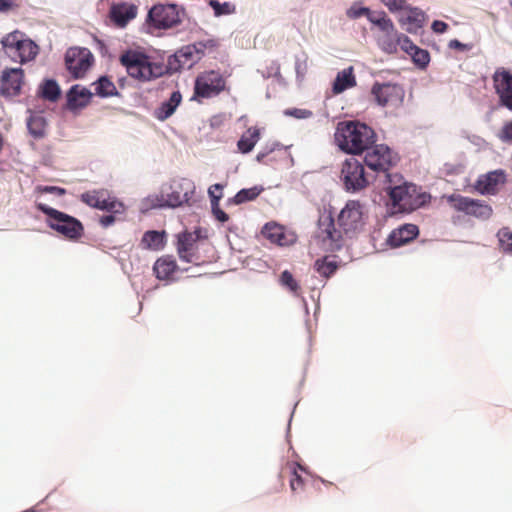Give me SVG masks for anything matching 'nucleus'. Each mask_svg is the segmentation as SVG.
Wrapping results in <instances>:
<instances>
[{
    "instance_id": "nucleus-53",
    "label": "nucleus",
    "mask_w": 512,
    "mask_h": 512,
    "mask_svg": "<svg viewBox=\"0 0 512 512\" xmlns=\"http://www.w3.org/2000/svg\"><path fill=\"white\" fill-rule=\"evenodd\" d=\"M431 28L435 33L442 34L447 31L448 25L444 21L435 20L433 21Z\"/></svg>"
},
{
    "instance_id": "nucleus-28",
    "label": "nucleus",
    "mask_w": 512,
    "mask_h": 512,
    "mask_svg": "<svg viewBox=\"0 0 512 512\" xmlns=\"http://www.w3.org/2000/svg\"><path fill=\"white\" fill-rule=\"evenodd\" d=\"M177 269V264L172 256H163L154 263L153 271L160 280L170 279Z\"/></svg>"
},
{
    "instance_id": "nucleus-16",
    "label": "nucleus",
    "mask_w": 512,
    "mask_h": 512,
    "mask_svg": "<svg viewBox=\"0 0 512 512\" xmlns=\"http://www.w3.org/2000/svg\"><path fill=\"white\" fill-rule=\"evenodd\" d=\"M362 206L359 201L350 200L340 211L337 223L345 233L355 232L362 227Z\"/></svg>"
},
{
    "instance_id": "nucleus-36",
    "label": "nucleus",
    "mask_w": 512,
    "mask_h": 512,
    "mask_svg": "<svg viewBox=\"0 0 512 512\" xmlns=\"http://www.w3.org/2000/svg\"><path fill=\"white\" fill-rule=\"evenodd\" d=\"M347 16L350 19H357L362 16H366L368 21L371 22L372 24H374V21L379 19L380 12L371 11L367 7H359V6L353 5L347 10Z\"/></svg>"
},
{
    "instance_id": "nucleus-51",
    "label": "nucleus",
    "mask_w": 512,
    "mask_h": 512,
    "mask_svg": "<svg viewBox=\"0 0 512 512\" xmlns=\"http://www.w3.org/2000/svg\"><path fill=\"white\" fill-rule=\"evenodd\" d=\"M502 141H512V120L505 123L499 132Z\"/></svg>"
},
{
    "instance_id": "nucleus-18",
    "label": "nucleus",
    "mask_w": 512,
    "mask_h": 512,
    "mask_svg": "<svg viewBox=\"0 0 512 512\" xmlns=\"http://www.w3.org/2000/svg\"><path fill=\"white\" fill-rule=\"evenodd\" d=\"M24 82V71L21 68H6L0 78V94L14 97L20 94Z\"/></svg>"
},
{
    "instance_id": "nucleus-5",
    "label": "nucleus",
    "mask_w": 512,
    "mask_h": 512,
    "mask_svg": "<svg viewBox=\"0 0 512 512\" xmlns=\"http://www.w3.org/2000/svg\"><path fill=\"white\" fill-rule=\"evenodd\" d=\"M36 208L48 216L47 225L59 234L71 240L82 236L84 228L78 219L41 202L36 203Z\"/></svg>"
},
{
    "instance_id": "nucleus-2",
    "label": "nucleus",
    "mask_w": 512,
    "mask_h": 512,
    "mask_svg": "<svg viewBox=\"0 0 512 512\" xmlns=\"http://www.w3.org/2000/svg\"><path fill=\"white\" fill-rule=\"evenodd\" d=\"M375 131L360 121H342L337 124L334 134L337 146L352 155L364 153L376 142Z\"/></svg>"
},
{
    "instance_id": "nucleus-43",
    "label": "nucleus",
    "mask_w": 512,
    "mask_h": 512,
    "mask_svg": "<svg viewBox=\"0 0 512 512\" xmlns=\"http://www.w3.org/2000/svg\"><path fill=\"white\" fill-rule=\"evenodd\" d=\"M193 44H194L200 58H202L206 52L211 53V52L215 51L219 46L218 41L215 39H206V40H202V41H197Z\"/></svg>"
},
{
    "instance_id": "nucleus-10",
    "label": "nucleus",
    "mask_w": 512,
    "mask_h": 512,
    "mask_svg": "<svg viewBox=\"0 0 512 512\" xmlns=\"http://www.w3.org/2000/svg\"><path fill=\"white\" fill-rule=\"evenodd\" d=\"M382 34L378 37L377 43L382 51L388 54H396L399 47L400 32L396 29L393 21L384 11H380V17L374 21Z\"/></svg>"
},
{
    "instance_id": "nucleus-20",
    "label": "nucleus",
    "mask_w": 512,
    "mask_h": 512,
    "mask_svg": "<svg viewBox=\"0 0 512 512\" xmlns=\"http://www.w3.org/2000/svg\"><path fill=\"white\" fill-rule=\"evenodd\" d=\"M398 19V22L405 27L408 33H417L426 22V14L418 7H412L409 4Z\"/></svg>"
},
{
    "instance_id": "nucleus-49",
    "label": "nucleus",
    "mask_w": 512,
    "mask_h": 512,
    "mask_svg": "<svg viewBox=\"0 0 512 512\" xmlns=\"http://www.w3.org/2000/svg\"><path fill=\"white\" fill-rule=\"evenodd\" d=\"M382 2L390 12L403 11L408 5L406 0H382Z\"/></svg>"
},
{
    "instance_id": "nucleus-17",
    "label": "nucleus",
    "mask_w": 512,
    "mask_h": 512,
    "mask_svg": "<svg viewBox=\"0 0 512 512\" xmlns=\"http://www.w3.org/2000/svg\"><path fill=\"white\" fill-rule=\"evenodd\" d=\"M318 238L327 250H338L342 246V233L335 228L334 219L331 215L321 216L318 222Z\"/></svg>"
},
{
    "instance_id": "nucleus-52",
    "label": "nucleus",
    "mask_w": 512,
    "mask_h": 512,
    "mask_svg": "<svg viewBox=\"0 0 512 512\" xmlns=\"http://www.w3.org/2000/svg\"><path fill=\"white\" fill-rule=\"evenodd\" d=\"M37 190L41 193H51L57 196H63L66 193V190L57 186H39Z\"/></svg>"
},
{
    "instance_id": "nucleus-24",
    "label": "nucleus",
    "mask_w": 512,
    "mask_h": 512,
    "mask_svg": "<svg viewBox=\"0 0 512 512\" xmlns=\"http://www.w3.org/2000/svg\"><path fill=\"white\" fill-rule=\"evenodd\" d=\"M92 92L80 85H74L67 94L68 106L72 109L82 108L90 103Z\"/></svg>"
},
{
    "instance_id": "nucleus-29",
    "label": "nucleus",
    "mask_w": 512,
    "mask_h": 512,
    "mask_svg": "<svg viewBox=\"0 0 512 512\" xmlns=\"http://www.w3.org/2000/svg\"><path fill=\"white\" fill-rule=\"evenodd\" d=\"M299 470H303V468L297 463H287L280 472V477H283L285 473H288L290 477V489L293 493H298L304 490V479L298 473Z\"/></svg>"
},
{
    "instance_id": "nucleus-30",
    "label": "nucleus",
    "mask_w": 512,
    "mask_h": 512,
    "mask_svg": "<svg viewBox=\"0 0 512 512\" xmlns=\"http://www.w3.org/2000/svg\"><path fill=\"white\" fill-rule=\"evenodd\" d=\"M194 194V187L191 186L189 190H185L183 192L182 186L171 187L170 192H166L167 201L165 204H168V207L175 208L183 205L184 203H188L191 199V196Z\"/></svg>"
},
{
    "instance_id": "nucleus-42",
    "label": "nucleus",
    "mask_w": 512,
    "mask_h": 512,
    "mask_svg": "<svg viewBox=\"0 0 512 512\" xmlns=\"http://www.w3.org/2000/svg\"><path fill=\"white\" fill-rule=\"evenodd\" d=\"M210 200H211L212 213H213L215 219L222 223L227 222L229 220V216L219 206V202L221 200V195L215 196V194H213V192L210 191Z\"/></svg>"
},
{
    "instance_id": "nucleus-59",
    "label": "nucleus",
    "mask_w": 512,
    "mask_h": 512,
    "mask_svg": "<svg viewBox=\"0 0 512 512\" xmlns=\"http://www.w3.org/2000/svg\"><path fill=\"white\" fill-rule=\"evenodd\" d=\"M3 147H4V138H3L2 134H0V152L2 151Z\"/></svg>"
},
{
    "instance_id": "nucleus-45",
    "label": "nucleus",
    "mask_w": 512,
    "mask_h": 512,
    "mask_svg": "<svg viewBox=\"0 0 512 512\" xmlns=\"http://www.w3.org/2000/svg\"><path fill=\"white\" fill-rule=\"evenodd\" d=\"M209 5L214 10L215 16L229 15L235 12V6L229 2L220 3L216 0H211Z\"/></svg>"
},
{
    "instance_id": "nucleus-38",
    "label": "nucleus",
    "mask_w": 512,
    "mask_h": 512,
    "mask_svg": "<svg viewBox=\"0 0 512 512\" xmlns=\"http://www.w3.org/2000/svg\"><path fill=\"white\" fill-rule=\"evenodd\" d=\"M103 196H107V190H92L82 193L80 200L86 205L97 209Z\"/></svg>"
},
{
    "instance_id": "nucleus-25",
    "label": "nucleus",
    "mask_w": 512,
    "mask_h": 512,
    "mask_svg": "<svg viewBox=\"0 0 512 512\" xmlns=\"http://www.w3.org/2000/svg\"><path fill=\"white\" fill-rule=\"evenodd\" d=\"M166 245V232L149 230L146 231L140 241L141 249L159 251Z\"/></svg>"
},
{
    "instance_id": "nucleus-4",
    "label": "nucleus",
    "mask_w": 512,
    "mask_h": 512,
    "mask_svg": "<svg viewBox=\"0 0 512 512\" xmlns=\"http://www.w3.org/2000/svg\"><path fill=\"white\" fill-rule=\"evenodd\" d=\"M119 60L131 77L141 81H149L164 73L163 66L151 62L150 57L144 53L129 50Z\"/></svg>"
},
{
    "instance_id": "nucleus-39",
    "label": "nucleus",
    "mask_w": 512,
    "mask_h": 512,
    "mask_svg": "<svg viewBox=\"0 0 512 512\" xmlns=\"http://www.w3.org/2000/svg\"><path fill=\"white\" fill-rule=\"evenodd\" d=\"M94 85L95 93L101 97L112 96L116 92L115 85L107 77H101Z\"/></svg>"
},
{
    "instance_id": "nucleus-13",
    "label": "nucleus",
    "mask_w": 512,
    "mask_h": 512,
    "mask_svg": "<svg viewBox=\"0 0 512 512\" xmlns=\"http://www.w3.org/2000/svg\"><path fill=\"white\" fill-rule=\"evenodd\" d=\"M199 235L196 232L184 231L177 236V253L182 261L200 265L204 260L199 255Z\"/></svg>"
},
{
    "instance_id": "nucleus-31",
    "label": "nucleus",
    "mask_w": 512,
    "mask_h": 512,
    "mask_svg": "<svg viewBox=\"0 0 512 512\" xmlns=\"http://www.w3.org/2000/svg\"><path fill=\"white\" fill-rule=\"evenodd\" d=\"M259 139L260 129L255 126L249 127L247 131L238 140L237 148L241 153L247 154L253 150Z\"/></svg>"
},
{
    "instance_id": "nucleus-26",
    "label": "nucleus",
    "mask_w": 512,
    "mask_h": 512,
    "mask_svg": "<svg viewBox=\"0 0 512 512\" xmlns=\"http://www.w3.org/2000/svg\"><path fill=\"white\" fill-rule=\"evenodd\" d=\"M356 84L357 82L354 75V69L350 66L338 72L334 80L332 90L334 94H340L349 88L355 87Z\"/></svg>"
},
{
    "instance_id": "nucleus-23",
    "label": "nucleus",
    "mask_w": 512,
    "mask_h": 512,
    "mask_svg": "<svg viewBox=\"0 0 512 512\" xmlns=\"http://www.w3.org/2000/svg\"><path fill=\"white\" fill-rule=\"evenodd\" d=\"M419 233V229L414 224H405L394 229L388 237V243L392 247H400L415 239Z\"/></svg>"
},
{
    "instance_id": "nucleus-1",
    "label": "nucleus",
    "mask_w": 512,
    "mask_h": 512,
    "mask_svg": "<svg viewBox=\"0 0 512 512\" xmlns=\"http://www.w3.org/2000/svg\"><path fill=\"white\" fill-rule=\"evenodd\" d=\"M388 185L384 188L388 195L387 206L392 214L411 213L430 201V195L421 192L413 183L400 182L398 175L386 174Z\"/></svg>"
},
{
    "instance_id": "nucleus-15",
    "label": "nucleus",
    "mask_w": 512,
    "mask_h": 512,
    "mask_svg": "<svg viewBox=\"0 0 512 512\" xmlns=\"http://www.w3.org/2000/svg\"><path fill=\"white\" fill-rule=\"evenodd\" d=\"M371 94L375 102L382 107L400 105L405 95L400 85L379 82L373 84Z\"/></svg>"
},
{
    "instance_id": "nucleus-32",
    "label": "nucleus",
    "mask_w": 512,
    "mask_h": 512,
    "mask_svg": "<svg viewBox=\"0 0 512 512\" xmlns=\"http://www.w3.org/2000/svg\"><path fill=\"white\" fill-rule=\"evenodd\" d=\"M27 126L33 137L42 138L46 133L47 121L43 115L34 113L28 118Z\"/></svg>"
},
{
    "instance_id": "nucleus-46",
    "label": "nucleus",
    "mask_w": 512,
    "mask_h": 512,
    "mask_svg": "<svg viewBox=\"0 0 512 512\" xmlns=\"http://www.w3.org/2000/svg\"><path fill=\"white\" fill-rule=\"evenodd\" d=\"M410 56L412 57L413 62L420 68H425L429 64L430 55L428 51L421 49L418 46Z\"/></svg>"
},
{
    "instance_id": "nucleus-54",
    "label": "nucleus",
    "mask_w": 512,
    "mask_h": 512,
    "mask_svg": "<svg viewBox=\"0 0 512 512\" xmlns=\"http://www.w3.org/2000/svg\"><path fill=\"white\" fill-rule=\"evenodd\" d=\"M448 46L451 49H457V50H460V51H465V50H469L470 49V46L468 44H464V43L460 42L457 39L451 40L449 42Z\"/></svg>"
},
{
    "instance_id": "nucleus-9",
    "label": "nucleus",
    "mask_w": 512,
    "mask_h": 512,
    "mask_svg": "<svg viewBox=\"0 0 512 512\" xmlns=\"http://www.w3.org/2000/svg\"><path fill=\"white\" fill-rule=\"evenodd\" d=\"M365 165L375 172L387 173L396 163L392 150L384 144H373L365 151Z\"/></svg>"
},
{
    "instance_id": "nucleus-35",
    "label": "nucleus",
    "mask_w": 512,
    "mask_h": 512,
    "mask_svg": "<svg viewBox=\"0 0 512 512\" xmlns=\"http://www.w3.org/2000/svg\"><path fill=\"white\" fill-rule=\"evenodd\" d=\"M97 209L108 211L113 214H120L125 210L123 203L118 201L115 197L110 196L108 191L107 196H103L101 198Z\"/></svg>"
},
{
    "instance_id": "nucleus-50",
    "label": "nucleus",
    "mask_w": 512,
    "mask_h": 512,
    "mask_svg": "<svg viewBox=\"0 0 512 512\" xmlns=\"http://www.w3.org/2000/svg\"><path fill=\"white\" fill-rule=\"evenodd\" d=\"M399 46L400 48L406 52L407 54L411 55L412 52L415 50V48L417 47L412 41L411 39L406 36L405 34L401 33L400 37H399Z\"/></svg>"
},
{
    "instance_id": "nucleus-19",
    "label": "nucleus",
    "mask_w": 512,
    "mask_h": 512,
    "mask_svg": "<svg viewBox=\"0 0 512 512\" xmlns=\"http://www.w3.org/2000/svg\"><path fill=\"white\" fill-rule=\"evenodd\" d=\"M201 58L194 44L183 46L173 56L169 57L168 66L171 70L178 71L191 68Z\"/></svg>"
},
{
    "instance_id": "nucleus-57",
    "label": "nucleus",
    "mask_w": 512,
    "mask_h": 512,
    "mask_svg": "<svg viewBox=\"0 0 512 512\" xmlns=\"http://www.w3.org/2000/svg\"><path fill=\"white\" fill-rule=\"evenodd\" d=\"M273 150H274V147L269 148V149H268V148H265L263 151H260V152L257 154V156H256V160H257L258 162H263V161H264V159H265V158H266V157H267L271 152H273Z\"/></svg>"
},
{
    "instance_id": "nucleus-58",
    "label": "nucleus",
    "mask_w": 512,
    "mask_h": 512,
    "mask_svg": "<svg viewBox=\"0 0 512 512\" xmlns=\"http://www.w3.org/2000/svg\"><path fill=\"white\" fill-rule=\"evenodd\" d=\"M11 6V0H0V12L8 11Z\"/></svg>"
},
{
    "instance_id": "nucleus-40",
    "label": "nucleus",
    "mask_w": 512,
    "mask_h": 512,
    "mask_svg": "<svg viewBox=\"0 0 512 512\" xmlns=\"http://www.w3.org/2000/svg\"><path fill=\"white\" fill-rule=\"evenodd\" d=\"M41 95L49 101H56L60 96V88L56 81L46 80L42 85Z\"/></svg>"
},
{
    "instance_id": "nucleus-7",
    "label": "nucleus",
    "mask_w": 512,
    "mask_h": 512,
    "mask_svg": "<svg viewBox=\"0 0 512 512\" xmlns=\"http://www.w3.org/2000/svg\"><path fill=\"white\" fill-rule=\"evenodd\" d=\"M340 178L346 191L349 192L361 191L370 184L364 166L355 158L346 159L343 162Z\"/></svg>"
},
{
    "instance_id": "nucleus-34",
    "label": "nucleus",
    "mask_w": 512,
    "mask_h": 512,
    "mask_svg": "<svg viewBox=\"0 0 512 512\" xmlns=\"http://www.w3.org/2000/svg\"><path fill=\"white\" fill-rule=\"evenodd\" d=\"M263 235L271 242L278 245H285V235L283 228L276 224H266L262 230Z\"/></svg>"
},
{
    "instance_id": "nucleus-6",
    "label": "nucleus",
    "mask_w": 512,
    "mask_h": 512,
    "mask_svg": "<svg viewBox=\"0 0 512 512\" xmlns=\"http://www.w3.org/2000/svg\"><path fill=\"white\" fill-rule=\"evenodd\" d=\"M185 10L173 3H158L153 5L147 15V25L155 30H168L182 23Z\"/></svg>"
},
{
    "instance_id": "nucleus-11",
    "label": "nucleus",
    "mask_w": 512,
    "mask_h": 512,
    "mask_svg": "<svg viewBox=\"0 0 512 512\" xmlns=\"http://www.w3.org/2000/svg\"><path fill=\"white\" fill-rule=\"evenodd\" d=\"M225 85V79L220 73L214 70L206 71L195 80L194 96L210 98L224 91Z\"/></svg>"
},
{
    "instance_id": "nucleus-37",
    "label": "nucleus",
    "mask_w": 512,
    "mask_h": 512,
    "mask_svg": "<svg viewBox=\"0 0 512 512\" xmlns=\"http://www.w3.org/2000/svg\"><path fill=\"white\" fill-rule=\"evenodd\" d=\"M315 268L321 276L328 278L336 272L338 265L334 260H330L329 257H324L315 262Z\"/></svg>"
},
{
    "instance_id": "nucleus-27",
    "label": "nucleus",
    "mask_w": 512,
    "mask_h": 512,
    "mask_svg": "<svg viewBox=\"0 0 512 512\" xmlns=\"http://www.w3.org/2000/svg\"><path fill=\"white\" fill-rule=\"evenodd\" d=\"M181 101V93L179 91L172 92L170 98L155 110V117L160 121H165L174 114Z\"/></svg>"
},
{
    "instance_id": "nucleus-12",
    "label": "nucleus",
    "mask_w": 512,
    "mask_h": 512,
    "mask_svg": "<svg viewBox=\"0 0 512 512\" xmlns=\"http://www.w3.org/2000/svg\"><path fill=\"white\" fill-rule=\"evenodd\" d=\"M451 207L456 211L481 219H488L492 215V208L483 201L452 194L447 198Z\"/></svg>"
},
{
    "instance_id": "nucleus-8",
    "label": "nucleus",
    "mask_w": 512,
    "mask_h": 512,
    "mask_svg": "<svg viewBox=\"0 0 512 512\" xmlns=\"http://www.w3.org/2000/svg\"><path fill=\"white\" fill-rule=\"evenodd\" d=\"M94 63V56L88 48L72 47L66 51L65 65L74 79L85 76Z\"/></svg>"
},
{
    "instance_id": "nucleus-41",
    "label": "nucleus",
    "mask_w": 512,
    "mask_h": 512,
    "mask_svg": "<svg viewBox=\"0 0 512 512\" xmlns=\"http://www.w3.org/2000/svg\"><path fill=\"white\" fill-rule=\"evenodd\" d=\"M500 249L512 253V230L509 227L501 228L497 233Z\"/></svg>"
},
{
    "instance_id": "nucleus-48",
    "label": "nucleus",
    "mask_w": 512,
    "mask_h": 512,
    "mask_svg": "<svg viewBox=\"0 0 512 512\" xmlns=\"http://www.w3.org/2000/svg\"><path fill=\"white\" fill-rule=\"evenodd\" d=\"M167 201L166 192L162 191L160 194L153 195L147 198V202L149 203L150 208H165L168 207V204H165Z\"/></svg>"
},
{
    "instance_id": "nucleus-22",
    "label": "nucleus",
    "mask_w": 512,
    "mask_h": 512,
    "mask_svg": "<svg viewBox=\"0 0 512 512\" xmlns=\"http://www.w3.org/2000/svg\"><path fill=\"white\" fill-rule=\"evenodd\" d=\"M137 15V6L129 3H118L110 8V18L118 27H125Z\"/></svg>"
},
{
    "instance_id": "nucleus-44",
    "label": "nucleus",
    "mask_w": 512,
    "mask_h": 512,
    "mask_svg": "<svg viewBox=\"0 0 512 512\" xmlns=\"http://www.w3.org/2000/svg\"><path fill=\"white\" fill-rule=\"evenodd\" d=\"M280 283L282 286L288 288L295 295L299 294L300 286L298 282L294 279L293 275L288 270H285L281 273Z\"/></svg>"
},
{
    "instance_id": "nucleus-55",
    "label": "nucleus",
    "mask_w": 512,
    "mask_h": 512,
    "mask_svg": "<svg viewBox=\"0 0 512 512\" xmlns=\"http://www.w3.org/2000/svg\"><path fill=\"white\" fill-rule=\"evenodd\" d=\"M116 218L114 215H104L100 217V224L102 227L107 228L115 222Z\"/></svg>"
},
{
    "instance_id": "nucleus-56",
    "label": "nucleus",
    "mask_w": 512,
    "mask_h": 512,
    "mask_svg": "<svg viewBox=\"0 0 512 512\" xmlns=\"http://www.w3.org/2000/svg\"><path fill=\"white\" fill-rule=\"evenodd\" d=\"M224 187H225V185H223V184H219V183L213 184L208 188V195L210 196V191H212L213 194H215V196L221 195V198H222Z\"/></svg>"
},
{
    "instance_id": "nucleus-47",
    "label": "nucleus",
    "mask_w": 512,
    "mask_h": 512,
    "mask_svg": "<svg viewBox=\"0 0 512 512\" xmlns=\"http://www.w3.org/2000/svg\"><path fill=\"white\" fill-rule=\"evenodd\" d=\"M295 71L297 78L303 80L308 71V55L302 53L301 56H297L295 60Z\"/></svg>"
},
{
    "instance_id": "nucleus-33",
    "label": "nucleus",
    "mask_w": 512,
    "mask_h": 512,
    "mask_svg": "<svg viewBox=\"0 0 512 512\" xmlns=\"http://www.w3.org/2000/svg\"><path fill=\"white\" fill-rule=\"evenodd\" d=\"M263 191V187L254 186L251 188L241 189L232 198L228 199V204L240 205L242 203L255 200Z\"/></svg>"
},
{
    "instance_id": "nucleus-3",
    "label": "nucleus",
    "mask_w": 512,
    "mask_h": 512,
    "mask_svg": "<svg viewBox=\"0 0 512 512\" xmlns=\"http://www.w3.org/2000/svg\"><path fill=\"white\" fill-rule=\"evenodd\" d=\"M0 43L4 53L20 64L34 60L39 52L38 45L19 30L6 34Z\"/></svg>"
},
{
    "instance_id": "nucleus-14",
    "label": "nucleus",
    "mask_w": 512,
    "mask_h": 512,
    "mask_svg": "<svg viewBox=\"0 0 512 512\" xmlns=\"http://www.w3.org/2000/svg\"><path fill=\"white\" fill-rule=\"evenodd\" d=\"M492 82L499 105L512 111V72L504 67L497 68Z\"/></svg>"
},
{
    "instance_id": "nucleus-21",
    "label": "nucleus",
    "mask_w": 512,
    "mask_h": 512,
    "mask_svg": "<svg viewBox=\"0 0 512 512\" xmlns=\"http://www.w3.org/2000/svg\"><path fill=\"white\" fill-rule=\"evenodd\" d=\"M506 182L504 170H495L479 177L476 182V189L482 194H494L500 185Z\"/></svg>"
}]
</instances>
